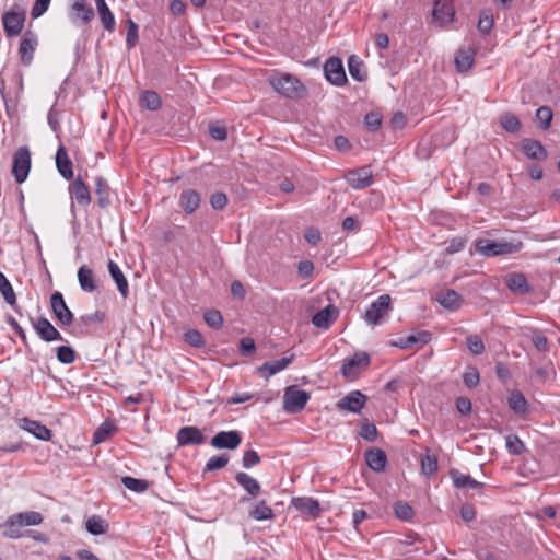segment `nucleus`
Wrapping results in <instances>:
<instances>
[{
    "mask_svg": "<svg viewBox=\"0 0 560 560\" xmlns=\"http://www.w3.org/2000/svg\"><path fill=\"white\" fill-rule=\"evenodd\" d=\"M44 521L43 515L36 511H27L12 514L2 525L3 536L11 539H19L24 536L23 526H37Z\"/></svg>",
    "mask_w": 560,
    "mask_h": 560,
    "instance_id": "obj_1",
    "label": "nucleus"
},
{
    "mask_svg": "<svg viewBox=\"0 0 560 560\" xmlns=\"http://www.w3.org/2000/svg\"><path fill=\"white\" fill-rule=\"evenodd\" d=\"M269 81L275 91L288 98H302L307 93L303 83L289 73L272 75Z\"/></svg>",
    "mask_w": 560,
    "mask_h": 560,
    "instance_id": "obj_2",
    "label": "nucleus"
},
{
    "mask_svg": "<svg viewBox=\"0 0 560 560\" xmlns=\"http://www.w3.org/2000/svg\"><path fill=\"white\" fill-rule=\"evenodd\" d=\"M476 250L485 257H494L516 253L520 246L506 241L480 238L475 242Z\"/></svg>",
    "mask_w": 560,
    "mask_h": 560,
    "instance_id": "obj_3",
    "label": "nucleus"
},
{
    "mask_svg": "<svg viewBox=\"0 0 560 560\" xmlns=\"http://www.w3.org/2000/svg\"><path fill=\"white\" fill-rule=\"evenodd\" d=\"M310 398V393L300 389L296 385H290L283 393V410L291 415L299 413L305 408Z\"/></svg>",
    "mask_w": 560,
    "mask_h": 560,
    "instance_id": "obj_4",
    "label": "nucleus"
},
{
    "mask_svg": "<svg viewBox=\"0 0 560 560\" xmlns=\"http://www.w3.org/2000/svg\"><path fill=\"white\" fill-rule=\"evenodd\" d=\"M392 298L389 294H382L373 301L363 316L364 320L372 326L382 324L384 317L392 312Z\"/></svg>",
    "mask_w": 560,
    "mask_h": 560,
    "instance_id": "obj_5",
    "label": "nucleus"
},
{
    "mask_svg": "<svg viewBox=\"0 0 560 560\" xmlns=\"http://www.w3.org/2000/svg\"><path fill=\"white\" fill-rule=\"evenodd\" d=\"M26 20V12L18 5L2 15L4 33L8 37H15L21 34Z\"/></svg>",
    "mask_w": 560,
    "mask_h": 560,
    "instance_id": "obj_6",
    "label": "nucleus"
},
{
    "mask_svg": "<svg viewBox=\"0 0 560 560\" xmlns=\"http://www.w3.org/2000/svg\"><path fill=\"white\" fill-rule=\"evenodd\" d=\"M31 168V152L27 147H21L13 156L12 173L18 184L26 180Z\"/></svg>",
    "mask_w": 560,
    "mask_h": 560,
    "instance_id": "obj_7",
    "label": "nucleus"
},
{
    "mask_svg": "<svg viewBox=\"0 0 560 560\" xmlns=\"http://www.w3.org/2000/svg\"><path fill=\"white\" fill-rule=\"evenodd\" d=\"M371 359L366 352H357L351 358L343 360L341 373L348 380H354L359 373L370 365Z\"/></svg>",
    "mask_w": 560,
    "mask_h": 560,
    "instance_id": "obj_8",
    "label": "nucleus"
},
{
    "mask_svg": "<svg viewBox=\"0 0 560 560\" xmlns=\"http://www.w3.org/2000/svg\"><path fill=\"white\" fill-rule=\"evenodd\" d=\"M368 401V396L360 390H352L339 399L336 407L340 411L360 413Z\"/></svg>",
    "mask_w": 560,
    "mask_h": 560,
    "instance_id": "obj_9",
    "label": "nucleus"
},
{
    "mask_svg": "<svg viewBox=\"0 0 560 560\" xmlns=\"http://www.w3.org/2000/svg\"><path fill=\"white\" fill-rule=\"evenodd\" d=\"M51 311L61 326H70L73 322V314L67 306L61 292L56 291L50 296Z\"/></svg>",
    "mask_w": 560,
    "mask_h": 560,
    "instance_id": "obj_10",
    "label": "nucleus"
},
{
    "mask_svg": "<svg viewBox=\"0 0 560 560\" xmlns=\"http://www.w3.org/2000/svg\"><path fill=\"white\" fill-rule=\"evenodd\" d=\"M38 46V37L32 31H26L20 40L19 55L21 62L28 67L33 62L35 50Z\"/></svg>",
    "mask_w": 560,
    "mask_h": 560,
    "instance_id": "obj_11",
    "label": "nucleus"
},
{
    "mask_svg": "<svg viewBox=\"0 0 560 560\" xmlns=\"http://www.w3.org/2000/svg\"><path fill=\"white\" fill-rule=\"evenodd\" d=\"M326 79L334 85H343L347 82L346 72L340 58L330 57L324 66Z\"/></svg>",
    "mask_w": 560,
    "mask_h": 560,
    "instance_id": "obj_12",
    "label": "nucleus"
},
{
    "mask_svg": "<svg viewBox=\"0 0 560 560\" xmlns=\"http://www.w3.org/2000/svg\"><path fill=\"white\" fill-rule=\"evenodd\" d=\"M93 8L85 0H75L69 10V18L74 24H89L94 19Z\"/></svg>",
    "mask_w": 560,
    "mask_h": 560,
    "instance_id": "obj_13",
    "label": "nucleus"
},
{
    "mask_svg": "<svg viewBox=\"0 0 560 560\" xmlns=\"http://www.w3.org/2000/svg\"><path fill=\"white\" fill-rule=\"evenodd\" d=\"M242 442L238 431H220L211 439V445L215 448L235 450Z\"/></svg>",
    "mask_w": 560,
    "mask_h": 560,
    "instance_id": "obj_14",
    "label": "nucleus"
},
{
    "mask_svg": "<svg viewBox=\"0 0 560 560\" xmlns=\"http://www.w3.org/2000/svg\"><path fill=\"white\" fill-rule=\"evenodd\" d=\"M33 328L39 338L46 342L63 340L61 334L45 317H39L36 320H33Z\"/></svg>",
    "mask_w": 560,
    "mask_h": 560,
    "instance_id": "obj_15",
    "label": "nucleus"
},
{
    "mask_svg": "<svg viewBox=\"0 0 560 560\" xmlns=\"http://www.w3.org/2000/svg\"><path fill=\"white\" fill-rule=\"evenodd\" d=\"M177 443L180 446L186 445H200L205 443V435L197 427L187 425L178 430L176 434Z\"/></svg>",
    "mask_w": 560,
    "mask_h": 560,
    "instance_id": "obj_16",
    "label": "nucleus"
},
{
    "mask_svg": "<svg viewBox=\"0 0 560 560\" xmlns=\"http://www.w3.org/2000/svg\"><path fill=\"white\" fill-rule=\"evenodd\" d=\"M291 506L296 509L302 514L312 516L314 518L322 514V508L318 500L311 497H298L291 500Z\"/></svg>",
    "mask_w": 560,
    "mask_h": 560,
    "instance_id": "obj_17",
    "label": "nucleus"
},
{
    "mask_svg": "<svg viewBox=\"0 0 560 560\" xmlns=\"http://www.w3.org/2000/svg\"><path fill=\"white\" fill-rule=\"evenodd\" d=\"M346 179L354 189H363L373 184L372 172L366 166L348 172Z\"/></svg>",
    "mask_w": 560,
    "mask_h": 560,
    "instance_id": "obj_18",
    "label": "nucleus"
},
{
    "mask_svg": "<svg viewBox=\"0 0 560 560\" xmlns=\"http://www.w3.org/2000/svg\"><path fill=\"white\" fill-rule=\"evenodd\" d=\"M201 203V195L192 188L184 189L178 199V205L183 211L190 215L197 211Z\"/></svg>",
    "mask_w": 560,
    "mask_h": 560,
    "instance_id": "obj_19",
    "label": "nucleus"
},
{
    "mask_svg": "<svg viewBox=\"0 0 560 560\" xmlns=\"http://www.w3.org/2000/svg\"><path fill=\"white\" fill-rule=\"evenodd\" d=\"M236 482L248 493V497H242L240 502L245 503L252 498H256L261 492L260 483L246 472L235 475Z\"/></svg>",
    "mask_w": 560,
    "mask_h": 560,
    "instance_id": "obj_20",
    "label": "nucleus"
},
{
    "mask_svg": "<svg viewBox=\"0 0 560 560\" xmlns=\"http://www.w3.org/2000/svg\"><path fill=\"white\" fill-rule=\"evenodd\" d=\"M431 340V332L427 330L417 331L407 337H399L397 340L393 341V346L400 349H410L416 345L424 346Z\"/></svg>",
    "mask_w": 560,
    "mask_h": 560,
    "instance_id": "obj_21",
    "label": "nucleus"
},
{
    "mask_svg": "<svg viewBox=\"0 0 560 560\" xmlns=\"http://www.w3.org/2000/svg\"><path fill=\"white\" fill-rule=\"evenodd\" d=\"M522 151L533 161H544L547 159L548 153L541 142L534 139H523L521 142Z\"/></svg>",
    "mask_w": 560,
    "mask_h": 560,
    "instance_id": "obj_22",
    "label": "nucleus"
},
{
    "mask_svg": "<svg viewBox=\"0 0 560 560\" xmlns=\"http://www.w3.org/2000/svg\"><path fill=\"white\" fill-rule=\"evenodd\" d=\"M71 198L80 206L86 207L91 202V192L83 179L79 176L69 186Z\"/></svg>",
    "mask_w": 560,
    "mask_h": 560,
    "instance_id": "obj_23",
    "label": "nucleus"
},
{
    "mask_svg": "<svg viewBox=\"0 0 560 560\" xmlns=\"http://www.w3.org/2000/svg\"><path fill=\"white\" fill-rule=\"evenodd\" d=\"M504 282L510 291L518 295H524L532 291L527 278L521 272L509 273L505 277Z\"/></svg>",
    "mask_w": 560,
    "mask_h": 560,
    "instance_id": "obj_24",
    "label": "nucleus"
},
{
    "mask_svg": "<svg viewBox=\"0 0 560 560\" xmlns=\"http://www.w3.org/2000/svg\"><path fill=\"white\" fill-rule=\"evenodd\" d=\"M294 357V353H290L288 357H283L273 361H267L258 368V372L266 378H269L270 376L284 370L293 361Z\"/></svg>",
    "mask_w": 560,
    "mask_h": 560,
    "instance_id": "obj_25",
    "label": "nucleus"
},
{
    "mask_svg": "<svg viewBox=\"0 0 560 560\" xmlns=\"http://www.w3.org/2000/svg\"><path fill=\"white\" fill-rule=\"evenodd\" d=\"M20 427L38 440L49 441L51 439V431L38 421L23 418Z\"/></svg>",
    "mask_w": 560,
    "mask_h": 560,
    "instance_id": "obj_26",
    "label": "nucleus"
},
{
    "mask_svg": "<svg viewBox=\"0 0 560 560\" xmlns=\"http://www.w3.org/2000/svg\"><path fill=\"white\" fill-rule=\"evenodd\" d=\"M365 462L373 471L381 472L386 466L387 456L383 450L373 447L365 452Z\"/></svg>",
    "mask_w": 560,
    "mask_h": 560,
    "instance_id": "obj_27",
    "label": "nucleus"
},
{
    "mask_svg": "<svg viewBox=\"0 0 560 560\" xmlns=\"http://www.w3.org/2000/svg\"><path fill=\"white\" fill-rule=\"evenodd\" d=\"M337 315L338 310L332 305H327L312 317V324L317 328L327 329Z\"/></svg>",
    "mask_w": 560,
    "mask_h": 560,
    "instance_id": "obj_28",
    "label": "nucleus"
},
{
    "mask_svg": "<svg viewBox=\"0 0 560 560\" xmlns=\"http://www.w3.org/2000/svg\"><path fill=\"white\" fill-rule=\"evenodd\" d=\"M56 166L59 174L66 179H72L73 168L72 161L69 159L67 150L63 145H60L56 153Z\"/></svg>",
    "mask_w": 560,
    "mask_h": 560,
    "instance_id": "obj_29",
    "label": "nucleus"
},
{
    "mask_svg": "<svg viewBox=\"0 0 560 560\" xmlns=\"http://www.w3.org/2000/svg\"><path fill=\"white\" fill-rule=\"evenodd\" d=\"M450 476L457 489L479 490L483 487L482 482L475 480L471 476L465 475L457 469H452Z\"/></svg>",
    "mask_w": 560,
    "mask_h": 560,
    "instance_id": "obj_30",
    "label": "nucleus"
},
{
    "mask_svg": "<svg viewBox=\"0 0 560 560\" xmlns=\"http://www.w3.org/2000/svg\"><path fill=\"white\" fill-rule=\"evenodd\" d=\"M78 281H79L81 289L84 292L91 293V292H94L95 290H97V288H98V284L95 279L93 270L90 267H88L86 265H83L79 268Z\"/></svg>",
    "mask_w": 560,
    "mask_h": 560,
    "instance_id": "obj_31",
    "label": "nucleus"
},
{
    "mask_svg": "<svg viewBox=\"0 0 560 560\" xmlns=\"http://www.w3.org/2000/svg\"><path fill=\"white\" fill-rule=\"evenodd\" d=\"M476 50L471 47L460 48L455 56V66L458 72H467L474 65Z\"/></svg>",
    "mask_w": 560,
    "mask_h": 560,
    "instance_id": "obj_32",
    "label": "nucleus"
},
{
    "mask_svg": "<svg viewBox=\"0 0 560 560\" xmlns=\"http://www.w3.org/2000/svg\"><path fill=\"white\" fill-rule=\"evenodd\" d=\"M108 271H109L112 279L115 281L119 293L121 294V296L124 299H126L129 294V287H128V281L126 279V277L124 276L121 269L115 261L109 260Z\"/></svg>",
    "mask_w": 560,
    "mask_h": 560,
    "instance_id": "obj_33",
    "label": "nucleus"
},
{
    "mask_svg": "<svg viewBox=\"0 0 560 560\" xmlns=\"http://www.w3.org/2000/svg\"><path fill=\"white\" fill-rule=\"evenodd\" d=\"M508 405L510 409L518 416H525L528 413V401L518 390L510 393L508 397Z\"/></svg>",
    "mask_w": 560,
    "mask_h": 560,
    "instance_id": "obj_34",
    "label": "nucleus"
},
{
    "mask_svg": "<svg viewBox=\"0 0 560 560\" xmlns=\"http://www.w3.org/2000/svg\"><path fill=\"white\" fill-rule=\"evenodd\" d=\"M248 516L259 522L271 521L275 518V513L265 500H260L249 510Z\"/></svg>",
    "mask_w": 560,
    "mask_h": 560,
    "instance_id": "obj_35",
    "label": "nucleus"
},
{
    "mask_svg": "<svg viewBox=\"0 0 560 560\" xmlns=\"http://www.w3.org/2000/svg\"><path fill=\"white\" fill-rule=\"evenodd\" d=\"M438 301L443 307L455 311L460 307L463 299L459 293L450 289L441 292L438 296Z\"/></svg>",
    "mask_w": 560,
    "mask_h": 560,
    "instance_id": "obj_36",
    "label": "nucleus"
},
{
    "mask_svg": "<svg viewBox=\"0 0 560 560\" xmlns=\"http://www.w3.org/2000/svg\"><path fill=\"white\" fill-rule=\"evenodd\" d=\"M95 194L98 197L97 198L98 207L104 209L110 205L109 186L107 184V180L102 176H97L95 178Z\"/></svg>",
    "mask_w": 560,
    "mask_h": 560,
    "instance_id": "obj_37",
    "label": "nucleus"
},
{
    "mask_svg": "<svg viewBox=\"0 0 560 560\" xmlns=\"http://www.w3.org/2000/svg\"><path fill=\"white\" fill-rule=\"evenodd\" d=\"M139 103L141 107L152 112L160 109L162 106V100L160 95L155 91L151 90L144 91L141 94Z\"/></svg>",
    "mask_w": 560,
    "mask_h": 560,
    "instance_id": "obj_38",
    "label": "nucleus"
},
{
    "mask_svg": "<svg viewBox=\"0 0 560 560\" xmlns=\"http://www.w3.org/2000/svg\"><path fill=\"white\" fill-rule=\"evenodd\" d=\"M348 70L350 75L358 82L366 80V71L364 70L363 62L355 56L352 55L348 59Z\"/></svg>",
    "mask_w": 560,
    "mask_h": 560,
    "instance_id": "obj_39",
    "label": "nucleus"
},
{
    "mask_svg": "<svg viewBox=\"0 0 560 560\" xmlns=\"http://www.w3.org/2000/svg\"><path fill=\"white\" fill-rule=\"evenodd\" d=\"M108 526V523L98 515L89 517L85 523L86 530L94 536L105 534Z\"/></svg>",
    "mask_w": 560,
    "mask_h": 560,
    "instance_id": "obj_40",
    "label": "nucleus"
},
{
    "mask_svg": "<svg viewBox=\"0 0 560 560\" xmlns=\"http://www.w3.org/2000/svg\"><path fill=\"white\" fill-rule=\"evenodd\" d=\"M0 293L4 301L12 307L16 305V295L14 290L3 272L0 271Z\"/></svg>",
    "mask_w": 560,
    "mask_h": 560,
    "instance_id": "obj_41",
    "label": "nucleus"
},
{
    "mask_svg": "<svg viewBox=\"0 0 560 560\" xmlns=\"http://www.w3.org/2000/svg\"><path fill=\"white\" fill-rule=\"evenodd\" d=\"M116 427L110 421L103 422L93 434V443L100 444L106 441L114 432Z\"/></svg>",
    "mask_w": 560,
    "mask_h": 560,
    "instance_id": "obj_42",
    "label": "nucleus"
},
{
    "mask_svg": "<svg viewBox=\"0 0 560 560\" xmlns=\"http://www.w3.org/2000/svg\"><path fill=\"white\" fill-rule=\"evenodd\" d=\"M121 483L130 491L137 493H143L149 488V481H147L145 479H137L130 476L122 477Z\"/></svg>",
    "mask_w": 560,
    "mask_h": 560,
    "instance_id": "obj_43",
    "label": "nucleus"
},
{
    "mask_svg": "<svg viewBox=\"0 0 560 560\" xmlns=\"http://www.w3.org/2000/svg\"><path fill=\"white\" fill-rule=\"evenodd\" d=\"M500 124L505 131L511 133L517 132L522 127L520 119L512 113H504L500 118Z\"/></svg>",
    "mask_w": 560,
    "mask_h": 560,
    "instance_id": "obj_44",
    "label": "nucleus"
},
{
    "mask_svg": "<svg viewBox=\"0 0 560 560\" xmlns=\"http://www.w3.org/2000/svg\"><path fill=\"white\" fill-rule=\"evenodd\" d=\"M97 13L104 30H106L109 33H113L116 28V21L108 5L98 9Z\"/></svg>",
    "mask_w": 560,
    "mask_h": 560,
    "instance_id": "obj_45",
    "label": "nucleus"
},
{
    "mask_svg": "<svg viewBox=\"0 0 560 560\" xmlns=\"http://www.w3.org/2000/svg\"><path fill=\"white\" fill-rule=\"evenodd\" d=\"M421 470L425 476H432L438 471V459L427 452L421 458Z\"/></svg>",
    "mask_w": 560,
    "mask_h": 560,
    "instance_id": "obj_46",
    "label": "nucleus"
},
{
    "mask_svg": "<svg viewBox=\"0 0 560 560\" xmlns=\"http://www.w3.org/2000/svg\"><path fill=\"white\" fill-rule=\"evenodd\" d=\"M552 117V110L548 106H541L536 112V118L542 130H547L550 127Z\"/></svg>",
    "mask_w": 560,
    "mask_h": 560,
    "instance_id": "obj_47",
    "label": "nucleus"
},
{
    "mask_svg": "<svg viewBox=\"0 0 560 560\" xmlns=\"http://www.w3.org/2000/svg\"><path fill=\"white\" fill-rule=\"evenodd\" d=\"M229 460H230V456L228 454L212 456L207 462L205 471H213V470L222 469L228 465Z\"/></svg>",
    "mask_w": 560,
    "mask_h": 560,
    "instance_id": "obj_48",
    "label": "nucleus"
},
{
    "mask_svg": "<svg viewBox=\"0 0 560 560\" xmlns=\"http://www.w3.org/2000/svg\"><path fill=\"white\" fill-rule=\"evenodd\" d=\"M126 23H127V27H128L127 36H126V45H127L128 49H131L138 44V40H139L138 25L131 19H128L126 21Z\"/></svg>",
    "mask_w": 560,
    "mask_h": 560,
    "instance_id": "obj_49",
    "label": "nucleus"
},
{
    "mask_svg": "<svg viewBox=\"0 0 560 560\" xmlns=\"http://www.w3.org/2000/svg\"><path fill=\"white\" fill-rule=\"evenodd\" d=\"M467 348L474 355L482 354L486 350L482 339L478 335H469L466 338Z\"/></svg>",
    "mask_w": 560,
    "mask_h": 560,
    "instance_id": "obj_50",
    "label": "nucleus"
},
{
    "mask_svg": "<svg viewBox=\"0 0 560 560\" xmlns=\"http://www.w3.org/2000/svg\"><path fill=\"white\" fill-rule=\"evenodd\" d=\"M75 351L70 346H60L57 348V359L62 364H71L75 361Z\"/></svg>",
    "mask_w": 560,
    "mask_h": 560,
    "instance_id": "obj_51",
    "label": "nucleus"
},
{
    "mask_svg": "<svg viewBox=\"0 0 560 560\" xmlns=\"http://www.w3.org/2000/svg\"><path fill=\"white\" fill-rule=\"evenodd\" d=\"M506 448L511 454L520 455L524 452L525 445L515 434H510L505 439Z\"/></svg>",
    "mask_w": 560,
    "mask_h": 560,
    "instance_id": "obj_52",
    "label": "nucleus"
},
{
    "mask_svg": "<svg viewBox=\"0 0 560 560\" xmlns=\"http://www.w3.org/2000/svg\"><path fill=\"white\" fill-rule=\"evenodd\" d=\"M395 515L401 521H409L413 515L412 508L407 502H396L394 505Z\"/></svg>",
    "mask_w": 560,
    "mask_h": 560,
    "instance_id": "obj_53",
    "label": "nucleus"
},
{
    "mask_svg": "<svg viewBox=\"0 0 560 560\" xmlns=\"http://www.w3.org/2000/svg\"><path fill=\"white\" fill-rule=\"evenodd\" d=\"M463 382L468 388H475L480 382V374L477 368L469 366L463 374Z\"/></svg>",
    "mask_w": 560,
    "mask_h": 560,
    "instance_id": "obj_54",
    "label": "nucleus"
},
{
    "mask_svg": "<svg viewBox=\"0 0 560 560\" xmlns=\"http://www.w3.org/2000/svg\"><path fill=\"white\" fill-rule=\"evenodd\" d=\"M185 341L195 348H202L205 346V339L202 335L196 329H189L184 335Z\"/></svg>",
    "mask_w": 560,
    "mask_h": 560,
    "instance_id": "obj_55",
    "label": "nucleus"
},
{
    "mask_svg": "<svg viewBox=\"0 0 560 560\" xmlns=\"http://www.w3.org/2000/svg\"><path fill=\"white\" fill-rule=\"evenodd\" d=\"M203 319L211 328L219 329L223 325V317L219 311L212 310L203 314Z\"/></svg>",
    "mask_w": 560,
    "mask_h": 560,
    "instance_id": "obj_56",
    "label": "nucleus"
},
{
    "mask_svg": "<svg viewBox=\"0 0 560 560\" xmlns=\"http://www.w3.org/2000/svg\"><path fill=\"white\" fill-rule=\"evenodd\" d=\"M260 463V456L254 450H248L244 453L242 465L244 468H252Z\"/></svg>",
    "mask_w": 560,
    "mask_h": 560,
    "instance_id": "obj_57",
    "label": "nucleus"
},
{
    "mask_svg": "<svg viewBox=\"0 0 560 560\" xmlns=\"http://www.w3.org/2000/svg\"><path fill=\"white\" fill-rule=\"evenodd\" d=\"M377 433L378 432H377L375 424L370 423L369 421H365L364 423H362L360 434L365 441H369V442L375 441V439L377 438Z\"/></svg>",
    "mask_w": 560,
    "mask_h": 560,
    "instance_id": "obj_58",
    "label": "nucleus"
},
{
    "mask_svg": "<svg viewBox=\"0 0 560 560\" xmlns=\"http://www.w3.org/2000/svg\"><path fill=\"white\" fill-rule=\"evenodd\" d=\"M210 205L214 210H223L228 205V196L224 192H214L210 197Z\"/></svg>",
    "mask_w": 560,
    "mask_h": 560,
    "instance_id": "obj_59",
    "label": "nucleus"
},
{
    "mask_svg": "<svg viewBox=\"0 0 560 560\" xmlns=\"http://www.w3.org/2000/svg\"><path fill=\"white\" fill-rule=\"evenodd\" d=\"M364 122L371 131H376L382 125V117L377 113H369L365 115Z\"/></svg>",
    "mask_w": 560,
    "mask_h": 560,
    "instance_id": "obj_60",
    "label": "nucleus"
},
{
    "mask_svg": "<svg viewBox=\"0 0 560 560\" xmlns=\"http://www.w3.org/2000/svg\"><path fill=\"white\" fill-rule=\"evenodd\" d=\"M49 4L50 0H36L31 11L33 19L42 16L48 10Z\"/></svg>",
    "mask_w": 560,
    "mask_h": 560,
    "instance_id": "obj_61",
    "label": "nucleus"
},
{
    "mask_svg": "<svg viewBox=\"0 0 560 560\" xmlns=\"http://www.w3.org/2000/svg\"><path fill=\"white\" fill-rule=\"evenodd\" d=\"M532 342L538 351H548V339L539 331H535Z\"/></svg>",
    "mask_w": 560,
    "mask_h": 560,
    "instance_id": "obj_62",
    "label": "nucleus"
},
{
    "mask_svg": "<svg viewBox=\"0 0 560 560\" xmlns=\"http://www.w3.org/2000/svg\"><path fill=\"white\" fill-rule=\"evenodd\" d=\"M492 26L493 18L489 14H481L478 21V30L483 34H488L491 31Z\"/></svg>",
    "mask_w": 560,
    "mask_h": 560,
    "instance_id": "obj_63",
    "label": "nucleus"
},
{
    "mask_svg": "<svg viewBox=\"0 0 560 560\" xmlns=\"http://www.w3.org/2000/svg\"><path fill=\"white\" fill-rule=\"evenodd\" d=\"M466 241L462 237H455L448 242L446 246L447 254H455L464 249Z\"/></svg>",
    "mask_w": 560,
    "mask_h": 560,
    "instance_id": "obj_64",
    "label": "nucleus"
}]
</instances>
